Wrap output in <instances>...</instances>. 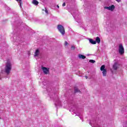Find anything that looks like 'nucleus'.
I'll return each mask as SVG.
<instances>
[{
	"mask_svg": "<svg viewBox=\"0 0 127 127\" xmlns=\"http://www.w3.org/2000/svg\"><path fill=\"white\" fill-rule=\"evenodd\" d=\"M47 91L48 93L49 96H50V98L53 100L55 102V105L58 109V108H61L62 107L61 101L59 100V98L57 97V93H54V90L51 89V88L48 87L47 88Z\"/></svg>",
	"mask_w": 127,
	"mask_h": 127,
	"instance_id": "obj_1",
	"label": "nucleus"
},
{
	"mask_svg": "<svg viewBox=\"0 0 127 127\" xmlns=\"http://www.w3.org/2000/svg\"><path fill=\"white\" fill-rule=\"evenodd\" d=\"M10 71H11V63L10 62L7 61L5 64V72L7 75H8L10 73Z\"/></svg>",
	"mask_w": 127,
	"mask_h": 127,
	"instance_id": "obj_2",
	"label": "nucleus"
},
{
	"mask_svg": "<svg viewBox=\"0 0 127 127\" xmlns=\"http://www.w3.org/2000/svg\"><path fill=\"white\" fill-rule=\"evenodd\" d=\"M58 29L62 35H64V34H65V29L64 28V27L61 24L58 25Z\"/></svg>",
	"mask_w": 127,
	"mask_h": 127,
	"instance_id": "obj_3",
	"label": "nucleus"
},
{
	"mask_svg": "<svg viewBox=\"0 0 127 127\" xmlns=\"http://www.w3.org/2000/svg\"><path fill=\"white\" fill-rule=\"evenodd\" d=\"M119 52L121 55H123L125 53V48H124V46H123V44H122L119 45Z\"/></svg>",
	"mask_w": 127,
	"mask_h": 127,
	"instance_id": "obj_4",
	"label": "nucleus"
},
{
	"mask_svg": "<svg viewBox=\"0 0 127 127\" xmlns=\"http://www.w3.org/2000/svg\"><path fill=\"white\" fill-rule=\"evenodd\" d=\"M115 7H116L114 6V5H112L110 6H105L104 7V8L105 9H108V10H111L112 11H113V10L115 9Z\"/></svg>",
	"mask_w": 127,
	"mask_h": 127,
	"instance_id": "obj_5",
	"label": "nucleus"
},
{
	"mask_svg": "<svg viewBox=\"0 0 127 127\" xmlns=\"http://www.w3.org/2000/svg\"><path fill=\"white\" fill-rule=\"evenodd\" d=\"M13 41L14 42H18L19 44H20V38L19 37L17 36V37H13Z\"/></svg>",
	"mask_w": 127,
	"mask_h": 127,
	"instance_id": "obj_6",
	"label": "nucleus"
},
{
	"mask_svg": "<svg viewBox=\"0 0 127 127\" xmlns=\"http://www.w3.org/2000/svg\"><path fill=\"white\" fill-rule=\"evenodd\" d=\"M119 64H118V63H115L113 65V68L114 69V70H118V68H119Z\"/></svg>",
	"mask_w": 127,
	"mask_h": 127,
	"instance_id": "obj_7",
	"label": "nucleus"
},
{
	"mask_svg": "<svg viewBox=\"0 0 127 127\" xmlns=\"http://www.w3.org/2000/svg\"><path fill=\"white\" fill-rule=\"evenodd\" d=\"M42 69L44 74H48V72H49V70L48 69L47 67L43 66L42 67Z\"/></svg>",
	"mask_w": 127,
	"mask_h": 127,
	"instance_id": "obj_8",
	"label": "nucleus"
},
{
	"mask_svg": "<svg viewBox=\"0 0 127 127\" xmlns=\"http://www.w3.org/2000/svg\"><path fill=\"white\" fill-rule=\"evenodd\" d=\"M88 40H89V43H91V44H97V42L93 40V39L88 38Z\"/></svg>",
	"mask_w": 127,
	"mask_h": 127,
	"instance_id": "obj_9",
	"label": "nucleus"
},
{
	"mask_svg": "<svg viewBox=\"0 0 127 127\" xmlns=\"http://www.w3.org/2000/svg\"><path fill=\"white\" fill-rule=\"evenodd\" d=\"M39 54H40L39 50L37 49L35 52V55H34L35 57H36V56H38Z\"/></svg>",
	"mask_w": 127,
	"mask_h": 127,
	"instance_id": "obj_10",
	"label": "nucleus"
},
{
	"mask_svg": "<svg viewBox=\"0 0 127 127\" xmlns=\"http://www.w3.org/2000/svg\"><path fill=\"white\" fill-rule=\"evenodd\" d=\"M95 42L99 44L101 42V39H100V37H97L96 38Z\"/></svg>",
	"mask_w": 127,
	"mask_h": 127,
	"instance_id": "obj_11",
	"label": "nucleus"
},
{
	"mask_svg": "<svg viewBox=\"0 0 127 127\" xmlns=\"http://www.w3.org/2000/svg\"><path fill=\"white\" fill-rule=\"evenodd\" d=\"M78 57L80 58V59H86V56L83 55L79 54L78 55Z\"/></svg>",
	"mask_w": 127,
	"mask_h": 127,
	"instance_id": "obj_12",
	"label": "nucleus"
},
{
	"mask_svg": "<svg viewBox=\"0 0 127 127\" xmlns=\"http://www.w3.org/2000/svg\"><path fill=\"white\" fill-rule=\"evenodd\" d=\"M102 74H103V76H104V77H105V76H107V69L102 70Z\"/></svg>",
	"mask_w": 127,
	"mask_h": 127,
	"instance_id": "obj_13",
	"label": "nucleus"
},
{
	"mask_svg": "<svg viewBox=\"0 0 127 127\" xmlns=\"http://www.w3.org/2000/svg\"><path fill=\"white\" fill-rule=\"evenodd\" d=\"M17 2H18L20 7H21V4L22 3V1L21 0H16Z\"/></svg>",
	"mask_w": 127,
	"mask_h": 127,
	"instance_id": "obj_14",
	"label": "nucleus"
},
{
	"mask_svg": "<svg viewBox=\"0 0 127 127\" xmlns=\"http://www.w3.org/2000/svg\"><path fill=\"white\" fill-rule=\"evenodd\" d=\"M32 3L33 4H35V5H37V4H38L39 2L36 0H33L32 1Z\"/></svg>",
	"mask_w": 127,
	"mask_h": 127,
	"instance_id": "obj_15",
	"label": "nucleus"
},
{
	"mask_svg": "<svg viewBox=\"0 0 127 127\" xmlns=\"http://www.w3.org/2000/svg\"><path fill=\"white\" fill-rule=\"evenodd\" d=\"M79 92H80V90H79V89L77 87H75L74 93H79Z\"/></svg>",
	"mask_w": 127,
	"mask_h": 127,
	"instance_id": "obj_16",
	"label": "nucleus"
},
{
	"mask_svg": "<svg viewBox=\"0 0 127 127\" xmlns=\"http://www.w3.org/2000/svg\"><path fill=\"white\" fill-rule=\"evenodd\" d=\"M100 70H101V71H104V70H106V69H105V65H102L101 66Z\"/></svg>",
	"mask_w": 127,
	"mask_h": 127,
	"instance_id": "obj_17",
	"label": "nucleus"
},
{
	"mask_svg": "<svg viewBox=\"0 0 127 127\" xmlns=\"http://www.w3.org/2000/svg\"><path fill=\"white\" fill-rule=\"evenodd\" d=\"M75 116H78L79 118L80 119V120H82V122H84V120H83V119L82 118L81 115L80 114H76Z\"/></svg>",
	"mask_w": 127,
	"mask_h": 127,
	"instance_id": "obj_18",
	"label": "nucleus"
},
{
	"mask_svg": "<svg viewBox=\"0 0 127 127\" xmlns=\"http://www.w3.org/2000/svg\"><path fill=\"white\" fill-rule=\"evenodd\" d=\"M89 62L90 63L94 64V63H95L96 62V61L95 60H89Z\"/></svg>",
	"mask_w": 127,
	"mask_h": 127,
	"instance_id": "obj_19",
	"label": "nucleus"
},
{
	"mask_svg": "<svg viewBox=\"0 0 127 127\" xmlns=\"http://www.w3.org/2000/svg\"><path fill=\"white\" fill-rule=\"evenodd\" d=\"M72 16H73V17L74 18H76V16H77L76 15V14L75 13V12L73 13V14H72Z\"/></svg>",
	"mask_w": 127,
	"mask_h": 127,
	"instance_id": "obj_20",
	"label": "nucleus"
},
{
	"mask_svg": "<svg viewBox=\"0 0 127 127\" xmlns=\"http://www.w3.org/2000/svg\"><path fill=\"white\" fill-rule=\"evenodd\" d=\"M71 49H72V50H74V49H75V46H71Z\"/></svg>",
	"mask_w": 127,
	"mask_h": 127,
	"instance_id": "obj_21",
	"label": "nucleus"
},
{
	"mask_svg": "<svg viewBox=\"0 0 127 127\" xmlns=\"http://www.w3.org/2000/svg\"><path fill=\"white\" fill-rule=\"evenodd\" d=\"M45 11L46 13H47V14H48V10H47V9H45Z\"/></svg>",
	"mask_w": 127,
	"mask_h": 127,
	"instance_id": "obj_22",
	"label": "nucleus"
},
{
	"mask_svg": "<svg viewBox=\"0 0 127 127\" xmlns=\"http://www.w3.org/2000/svg\"><path fill=\"white\" fill-rule=\"evenodd\" d=\"M65 5H66V3L64 2V3H63V6H65Z\"/></svg>",
	"mask_w": 127,
	"mask_h": 127,
	"instance_id": "obj_23",
	"label": "nucleus"
},
{
	"mask_svg": "<svg viewBox=\"0 0 127 127\" xmlns=\"http://www.w3.org/2000/svg\"><path fill=\"white\" fill-rule=\"evenodd\" d=\"M68 45V43L67 42V41L65 42V46H67Z\"/></svg>",
	"mask_w": 127,
	"mask_h": 127,
	"instance_id": "obj_24",
	"label": "nucleus"
},
{
	"mask_svg": "<svg viewBox=\"0 0 127 127\" xmlns=\"http://www.w3.org/2000/svg\"><path fill=\"white\" fill-rule=\"evenodd\" d=\"M89 125H90V126H91L92 127H93V126H92V121H90L89 122Z\"/></svg>",
	"mask_w": 127,
	"mask_h": 127,
	"instance_id": "obj_25",
	"label": "nucleus"
},
{
	"mask_svg": "<svg viewBox=\"0 0 127 127\" xmlns=\"http://www.w3.org/2000/svg\"><path fill=\"white\" fill-rule=\"evenodd\" d=\"M43 84H44V86H45L46 85V84L45 83V82L44 81L43 82Z\"/></svg>",
	"mask_w": 127,
	"mask_h": 127,
	"instance_id": "obj_26",
	"label": "nucleus"
},
{
	"mask_svg": "<svg viewBox=\"0 0 127 127\" xmlns=\"http://www.w3.org/2000/svg\"><path fill=\"white\" fill-rule=\"evenodd\" d=\"M117 0V1H118L119 2H120V1H121V0Z\"/></svg>",
	"mask_w": 127,
	"mask_h": 127,
	"instance_id": "obj_27",
	"label": "nucleus"
},
{
	"mask_svg": "<svg viewBox=\"0 0 127 127\" xmlns=\"http://www.w3.org/2000/svg\"><path fill=\"white\" fill-rule=\"evenodd\" d=\"M85 78H86V79H88V76H85Z\"/></svg>",
	"mask_w": 127,
	"mask_h": 127,
	"instance_id": "obj_28",
	"label": "nucleus"
},
{
	"mask_svg": "<svg viewBox=\"0 0 127 127\" xmlns=\"http://www.w3.org/2000/svg\"><path fill=\"white\" fill-rule=\"evenodd\" d=\"M57 6L58 8H59V5H57Z\"/></svg>",
	"mask_w": 127,
	"mask_h": 127,
	"instance_id": "obj_29",
	"label": "nucleus"
},
{
	"mask_svg": "<svg viewBox=\"0 0 127 127\" xmlns=\"http://www.w3.org/2000/svg\"><path fill=\"white\" fill-rule=\"evenodd\" d=\"M76 12H78V11H76Z\"/></svg>",
	"mask_w": 127,
	"mask_h": 127,
	"instance_id": "obj_30",
	"label": "nucleus"
},
{
	"mask_svg": "<svg viewBox=\"0 0 127 127\" xmlns=\"http://www.w3.org/2000/svg\"><path fill=\"white\" fill-rule=\"evenodd\" d=\"M95 126H94V127H95Z\"/></svg>",
	"mask_w": 127,
	"mask_h": 127,
	"instance_id": "obj_31",
	"label": "nucleus"
}]
</instances>
